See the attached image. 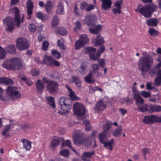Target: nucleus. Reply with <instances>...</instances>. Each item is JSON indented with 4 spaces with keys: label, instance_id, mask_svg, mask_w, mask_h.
Segmentation results:
<instances>
[{
    "label": "nucleus",
    "instance_id": "f257e3e1",
    "mask_svg": "<svg viewBox=\"0 0 161 161\" xmlns=\"http://www.w3.org/2000/svg\"><path fill=\"white\" fill-rule=\"evenodd\" d=\"M143 56L141 57L138 63V67L141 71V74L145 78V75L149 73L152 75H157L154 80V85L157 86L161 85V62H159L155 66L151 68L154 63L153 58L151 55L148 54L146 52L142 53Z\"/></svg>",
    "mask_w": 161,
    "mask_h": 161
},
{
    "label": "nucleus",
    "instance_id": "f03ea898",
    "mask_svg": "<svg viewBox=\"0 0 161 161\" xmlns=\"http://www.w3.org/2000/svg\"><path fill=\"white\" fill-rule=\"evenodd\" d=\"M12 9L14 10V19L12 17L8 16L3 19V23L6 26L5 31L9 33L15 30V25L18 28L20 27V16L19 9L14 6L12 8Z\"/></svg>",
    "mask_w": 161,
    "mask_h": 161
},
{
    "label": "nucleus",
    "instance_id": "7ed1b4c3",
    "mask_svg": "<svg viewBox=\"0 0 161 161\" xmlns=\"http://www.w3.org/2000/svg\"><path fill=\"white\" fill-rule=\"evenodd\" d=\"M2 65L3 68L13 71L19 70L23 67L21 60L17 57H14L6 60Z\"/></svg>",
    "mask_w": 161,
    "mask_h": 161
},
{
    "label": "nucleus",
    "instance_id": "20e7f679",
    "mask_svg": "<svg viewBox=\"0 0 161 161\" xmlns=\"http://www.w3.org/2000/svg\"><path fill=\"white\" fill-rule=\"evenodd\" d=\"M71 101L70 98H65L64 97L59 99L58 103L60 105L62 111H59L58 113L62 115L68 114L72 106Z\"/></svg>",
    "mask_w": 161,
    "mask_h": 161
},
{
    "label": "nucleus",
    "instance_id": "39448f33",
    "mask_svg": "<svg viewBox=\"0 0 161 161\" xmlns=\"http://www.w3.org/2000/svg\"><path fill=\"white\" fill-rule=\"evenodd\" d=\"M157 6L154 4L147 5L141 8H138L135 11L140 12L146 18H149L152 16L153 13L157 11Z\"/></svg>",
    "mask_w": 161,
    "mask_h": 161
},
{
    "label": "nucleus",
    "instance_id": "423d86ee",
    "mask_svg": "<svg viewBox=\"0 0 161 161\" xmlns=\"http://www.w3.org/2000/svg\"><path fill=\"white\" fill-rule=\"evenodd\" d=\"M42 80L45 84H47L46 87L50 94H55L57 93L58 84L57 82L48 80L46 77L42 78Z\"/></svg>",
    "mask_w": 161,
    "mask_h": 161
},
{
    "label": "nucleus",
    "instance_id": "0eeeda50",
    "mask_svg": "<svg viewBox=\"0 0 161 161\" xmlns=\"http://www.w3.org/2000/svg\"><path fill=\"white\" fill-rule=\"evenodd\" d=\"M107 135V133H103V132H102V133H100L98 135L99 142L101 144H104L103 147L106 149L112 150L113 149V145L114 144V140L112 139L110 140L109 142L105 141L104 140Z\"/></svg>",
    "mask_w": 161,
    "mask_h": 161
},
{
    "label": "nucleus",
    "instance_id": "6e6552de",
    "mask_svg": "<svg viewBox=\"0 0 161 161\" xmlns=\"http://www.w3.org/2000/svg\"><path fill=\"white\" fill-rule=\"evenodd\" d=\"M16 44L17 49L21 51H23L29 48L30 42L26 38L22 37L17 39Z\"/></svg>",
    "mask_w": 161,
    "mask_h": 161
},
{
    "label": "nucleus",
    "instance_id": "1a4fd4ad",
    "mask_svg": "<svg viewBox=\"0 0 161 161\" xmlns=\"http://www.w3.org/2000/svg\"><path fill=\"white\" fill-rule=\"evenodd\" d=\"M17 87L9 86L6 89L5 92L8 96L11 98V100H13L14 97L19 98L21 96L20 92L17 91Z\"/></svg>",
    "mask_w": 161,
    "mask_h": 161
},
{
    "label": "nucleus",
    "instance_id": "9d476101",
    "mask_svg": "<svg viewBox=\"0 0 161 161\" xmlns=\"http://www.w3.org/2000/svg\"><path fill=\"white\" fill-rule=\"evenodd\" d=\"M74 114L78 117L83 116L86 114V108L82 104L76 102L73 106Z\"/></svg>",
    "mask_w": 161,
    "mask_h": 161
},
{
    "label": "nucleus",
    "instance_id": "9b49d317",
    "mask_svg": "<svg viewBox=\"0 0 161 161\" xmlns=\"http://www.w3.org/2000/svg\"><path fill=\"white\" fill-rule=\"evenodd\" d=\"M41 64H46L47 65L53 67L54 66L59 67L60 64L59 62L55 60L52 56L45 55L42 61L40 63Z\"/></svg>",
    "mask_w": 161,
    "mask_h": 161
},
{
    "label": "nucleus",
    "instance_id": "f8f14e48",
    "mask_svg": "<svg viewBox=\"0 0 161 161\" xmlns=\"http://www.w3.org/2000/svg\"><path fill=\"white\" fill-rule=\"evenodd\" d=\"M89 141L87 138H85L79 134L75 135L73 136V142L75 144H83L86 146H88L87 144Z\"/></svg>",
    "mask_w": 161,
    "mask_h": 161
},
{
    "label": "nucleus",
    "instance_id": "ddd939ff",
    "mask_svg": "<svg viewBox=\"0 0 161 161\" xmlns=\"http://www.w3.org/2000/svg\"><path fill=\"white\" fill-rule=\"evenodd\" d=\"M97 51L96 48L93 47H85L84 52L85 53L89 54L90 58L93 60H97L98 57L95 55V53Z\"/></svg>",
    "mask_w": 161,
    "mask_h": 161
},
{
    "label": "nucleus",
    "instance_id": "4468645a",
    "mask_svg": "<svg viewBox=\"0 0 161 161\" xmlns=\"http://www.w3.org/2000/svg\"><path fill=\"white\" fill-rule=\"evenodd\" d=\"M102 26L100 24H96L89 26L88 30L90 33L93 35H98L100 34L102 30Z\"/></svg>",
    "mask_w": 161,
    "mask_h": 161
},
{
    "label": "nucleus",
    "instance_id": "2eb2a0df",
    "mask_svg": "<svg viewBox=\"0 0 161 161\" xmlns=\"http://www.w3.org/2000/svg\"><path fill=\"white\" fill-rule=\"evenodd\" d=\"M97 22L96 16L95 14H92L86 16L84 23L90 26L96 23Z\"/></svg>",
    "mask_w": 161,
    "mask_h": 161
},
{
    "label": "nucleus",
    "instance_id": "dca6fc26",
    "mask_svg": "<svg viewBox=\"0 0 161 161\" xmlns=\"http://www.w3.org/2000/svg\"><path fill=\"white\" fill-rule=\"evenodd\" d=\"M107 107L106 104L103 103V99H100L97 102L93 108L96 112L98 113L106 109Z\"/></svg>",
    "mask_w": 161,
    "mask_h": 161
},
{
    "label": "nucleus",
    "instance_id": "f3484780",
    "mask_svg": "<svg viewBox=\"0 0 161 161\" xmlns=\"http://www.w3.org/2000/svg\"><path fill=\"white\" fill-rule=\"evenodd\" d=\"M13 125V124H9L6 125L4 127L3 129L1 131V134L3 136H5L6 138H8L10 136L9 133L11 129V126Z\"/></svg>",
    "mask_w": 161,
    "mask_h": 161
},
{
    "label": "nucleus",
    "instance_id": "a211bd4d",
    "mask_svg": "<svg viewBox=\"0 0 161 161\" xmlns=\"http://www.w3.org/2000/svg\"><path fill=\"white\" fill-rule=\"evenodd\" d=\"M65 87L67 89V91L69 92V96L70 97V99L72 101L79 100L80 97L75 95V92L69 86L68 84H66Z\"/></svg>",
    "mask_w": 161,
    "mask_h": 161
},
{
    "label": "nucleus",
    "instance_id": "6ab92c4d",
    "mask_svg": "<svg viewBox=\"0 0 161 161\" xmlns=\"http://www.w3.org/2000/svg\"><path fill=\"white\" fill-rule=\"evenodd\" d=\"M92 42L95 47L101 46L104 43V41L103 37L101 36L100 34H98L96 38L92 40Z\"/></svg>",
    "mask_w": 161,
    "mask_h": 161
},
{
    "label": "nucleus",
    "instance_id": "aec40b11",
    "mask_svg": "<svg viewBox=\"0 0 161 161\" xmlns=\"http://www.w3.org/2000/svg\"><path fill=\"white\" fill-rule=\"evenodd\" d=\"M36 88L37 92L41 93H42L44 89V83L40 80H38L36 82Z\"/></svg>",
    "mask_w": 161,
    "mask_h": 161
},
{
    "label": "nucleus",
    "instance_id": "412c9836",
    "mask_svg": "<svg viewBox=\"0 0 161 161\" xmlns=\"http://www.w3.org/2000/svg\"><path fill=\"white\" fill-rule=\"evenodd\" d=\"M154 115L145 116L142 120V122L146 124H152L154 123Z\"/></svg>",
    "mask_w": 161,
    "mask_h": 161
},
{
    "label": "nucleus",
    "instance_id": "4be33fe9",
    "mask_svg": "<svg viewBox=\"0 0 161 161\" xmlns=\"http://www.w3.org/2000/svg\"><path fill=\"white\" fill-rule=\"evenodd\" d=\"M101 2L102 10H106L111 7L112 4V1L111 0H102Z\"/></svg>",
    "mask_w": 161,
    "mask_h": 161
},
{
    "label": "nucleus",
    "instance_id": "5701e85b",
    "mask_svg": "<svg viewBox=\"0 0 161 161\" xmlns=\"http://www.w3.org/2000/svg\"><path fill=\"white\" fill-rule=\"evenodd\" d=\"M6 53L11 54H14L16 52V49L14 45H9L4 48Z\"/></svg>",
    "mask_w": 161,
    "mask_h": 161
},
{
    "label": "nucleus",
    "instance_id": "b1692460",
    "mask_svg": "<svg viewBox=\"0 0 161 161\" xmlns=\"http://www.w3.org/2000/svg\"><path fill=\"white\" fill-rule=\"evenodd\" d=\"M14 83L13 80L6 77H0V84H3L5 85H13Z\"/></svg>",
    "mask_w": 161,
    "mask_h": 161
},
{
    "label": "nucleus",
    "instance_id": "393cba45",
    "mask_svg": "<svg viewBox=\"0 0 161 161\" xmlns=\"http://www.w3.org/2000/svg\"><path fill=\"white\" fill-rule=\"evenodd\" d=\"M158 22L157 19L154 18L147 19L146 23L148 26H156Z\"/></svg>",
    "mask_w": 161,
    "mask_h": 161
},
{
    "label": "nucleus",
    "instance_id": "a878e982",
    "mask_svg": "<svg viewBox=\"0 0 161 161\" xmlns=\"http://www.w3.org/2000/svg\"><path fill=\"white\" fill-rule=\"evenodd\" d=\"M21 142L23 144L24 148L27 151H29L31 147V143L32 142L27 140L25 139L21 140Z\"/></svg>",
    "mask_w": 161,
    "mask_h": 161
},
{
    "label": "nucleus",
    "instance_id": "bb28decb",
    "mask_svg": "<svg viewBox=\"0 0 161 161\" xmlns=\"http://www.w3.org/2000/svg\"><path fill=\"white\" fill-rule=\"evenodd\" d=\"M134 98L136 101V104L137 105H142L144 103V99L141 97L138 93H135L134 95Z\"/></svg>",
    "mask_w": 161,
    "mask_h": 161
},
{
    "label": "nucleus",
    "instance_id": "cd10ccee",
    "mask_svg": "<svg viewBox=\"0 0 161 161\" xmlns=\"http://www.w3.org/2000/svg\"><path fill=\"white\" fill-rule=\"evenodd\" d=\"M161 112V106L155 105L151 104L149 107V112L153 113L154 112Z\"/></svg>",
    "mask_w": 161,
    "mask_h": 161
},
{
    "label": "nucleus",
    "instance_id": "c85d7f7f",
    "mask_svg": "<svg viewBox=\"0 0 161 161\" xmlns=\"http://www.w3.org/2000/svg\"><path fill=\"white\" fill-rule=\"evenodd\" d=\"M112 125L111 121L107 120L106 124L103 126V130L102 132L108 135L109 130L111 128Z\"/></svg>",
    "mask_w": 161,
    "mask_h": 161
},
{
    "label": "nucleus",
    "instance_id": "c756f323",
    "mask_svg": "<svg viewBox=\"0 0 161 161\" xmlns=\"http://www.w3.org/2000/svg\"><path fill=\"white\" fill-rule=\"evenodd\" d=\"M95 151L93 150L91 152H84L81 156V159L83 161H86V158H92V156L94 155Z\"/></svg>",
    "mask_w": 161,
    "mask_h": 161
},
{
    "label": "nucleus",
    "instance_id": "7c9ffc66",
    "mask_svg": "<svg viewBox=\"0 0 161 161\" xmlns=\"http://www.w3.org/2000/svg\"><path fill=\"white\" fill-rule=\"evenodd\" d=\"M149 105L148 104H144L142 106H138L137 108V110L139 112L145 113L146 112H149V108H148Z\"/></svg>",
    "mask_w": 161,
    "mask_h": 161
},
{
    "label": "nucleus",
    "instance_id": "2f4dec72",
    "mask_svg": "<svg viewBox=\"0 0 161 161\" xmlns=\"http://www.w3.org/2000/svg\"><path fill=\"white\" fill-rule=\"evenodd\" d=\"M48 103L53 108H54L56 107L55 103V98L52 96H49L46 98Z\"/></svg>",
    "mask_w": 161,
    "mask_h": 161
},
{
    "label": "nucleus",
    "instance_id": "473e14b6",
    "mask_svg": "<svg viewBox=\"0 0 161 161\" xmlns=\"http://www.w3.org/2000/svg\"><path fill=\"white\" fill-rule=\"evenodd\" d=\"M92 72H90L89 74L84 78L85 81L87 83L91 84L94 82L95 80L92 77Z\"/></svg>",
    "mask_w": 161,
    "mask_h": 161
},
{
    "label": "nucleus",
    "instance_id": "72a5a7b5",
    "mask_svg": "<svg viewBox=\"0 0 161 161\" xmlns=\"http://www.w3.org/2000/svg\"><path fill=\"white\" fill-rule=\"evenodd\" d=\"M79 39L85 45L87 44L89 42L88 37L86 34H81L80 35Z\"/></svg>",
    "mask_w": 161,
    "mask_h": 161
},
{
    "label": "nucleus",
    "instance_id": "f704fd0d",
    "mask_svg": "<svg viewBox=\"0 0 161 161\" xmlns=\"http://www.w3.org/2000/svg\"><path fill=\"white\" fill-rule=\"evenodd\" d=\"M58 9L56 10L57 14L60 15L63 14L64 12V8L63 4L59 3L58 5Z\"/></svg>",
    "mask_w": 161,
    "mask_h": 161
},
{
    "label": "nucleus",
    "instance_id": "c9c22d12",
    "mask_svg": "<svg viewBox=\"0 0 161 161\" xmlns=\"http://www.w3.org/2000/svg\"><path fill=\"white\" fill-rule=\"evenodd\" d=\"M148 33L151 36L155 37L158 36L159 32L153 28H150L148 29Z\"/></svg>",
    "mask_w": 161,
    "mask_h": 161
},
{
    "label": "nucleus",
    "instance_id": "e433bc0d",
    "mask_svg": "<svg viewBox=\"0 0 161 161\" xmlns=\"http://www.w3.org/2000/svg\"><path fill=\"white\" fill-rule=\"evenodd\" d=\"M122 130L121 126H119L113 131V136L115 137L119 136L120 135L122 132Z\"/></svg>",
    "mask_w": 161,
    "mask_h": 161
},
{
    "label": "nucleus",
    "instance_id": "4c0bfd02",
    "mask_svg": "<svg viewBox=\"0 0 161 161\" xmlns=\"http://www.w3.org/2000/svg\"><path fill=\"white\" fill-rule=\"evenodd\" d=\"M59 19L57 15L54 16L52 22V25L53 27L56 26L59 24Z\"/></svg>",
    "mask_w": 161,
    "mask_h": 161
},
{
    "label": "nucleus",
    "instance_id": "58836bf2",
    "mask_svg": "<svg viewBox=\"0 0 161 161\" xmlns=\"http://www.w3.org/2000/svg\"><path fill=\"white\" fill-rule=\"evenodd\" d=\"M60 143L59 141L57 139H53L52 140L50 143V145L53 149H54L57 145H58Z\"/></svg>",
    "mask_w": 161,
    "mask_h": 161
},
{
    "label": "nucleus",
    "instance_id": "ea45409f",
    "mask_svg": "<svg viewBox=\"0 0 161 161\" xmlns=\"http://www.w3.org/2000/svg\"><path fill=\"white\" fill-rule=\"evenodd\" d=\"M84 46H85L84 44L79 39L77 40L75 42V49L76 50H79Z\"/></svg>",
    "mask_w": 161,
    "mask_h": 161
},
{
    "label": "nucleus",
    "instance_id": "a19ab883",
    "mask_svg": "<svg viewBox=\"0 0 161 161\" xmlns=\"http://www.w3.org/2000/svg\"><path fill=\"white\" fill-rule=\"evenodd\" d=\"M59 154L60 155L68 158L70 155V152L68 149H64L60 152Z\"/></svg>",
    "mask_w": 161,
    "mask_h": 161
},
{
    "label": "nucleus",
    "instance_id": "79ce46f5",
    "mask_svg": "<svg viewBox=\"0 0 161 161\" xmlns=\"http://www.w3.org/2000/svg\"><path fill=\"white\" fill-rule=\"evenodd\" d=\"M52 55L56 58L59 59L61 57V54L56 49H53L51 52Z\"/></svg>",
    "mask_w": 161,
    "mask_h": 161
},
{
    "label": "nucleus",
    "instance_id": "37998d69",
    "mask_svg": "<svg viewBox=\"0 0 161 161\" xmlns=\"http://www.w3.org/2000/svg\"><path fill=\"white\" fill-rule=\"evenodd\" d=\"M6 52L1 46H0V60L4 59L6 56Z\"/></svg>",
    "mask_w": 161,
    "mask_h": 161
},
{
    "label": "nucleus",
    "instance_id": "c03bdc74",
    "mask_svg": "<svg viewBox=\"0 0 161 161\" xmlns=\"http://www.w3.org/2000/svg\"><path fill=\"white\" fill-rule=\"evenodd\" d=\"M58 33L62 36L66 35L67 34V31L63 27H59L58 29Z\"/></svg>",
    "mask_w": 161,
    "mask_h": 161
},
{
    "label": "nucleus",
    "instance_id": "a18cd8bd",
    "mask_svg": "<svg viewBox=\"0 0 161 161\" xmlns=\"http://www.w3.org/2000/svg\"><path fill=\"white\" fill-rule=\"evenodd\" d=\"M88 3L86 1L81 2L79 4L80 8V10L82 11L85 10L87 6Z\"/></svg>",
    "mask_w": 161,
    "mask_h": 161
},
{
    "label": "nucleus",
    "instance_id": "49530a36",
    "mask_svg": "<svg viewBox=\"0 0 161 161\" xmlns=\"http://www.w3.org/2000/svg\"><path fill=\"white\" fill-rule=\"evenodd\" d=\"M20 79L22 81H25L26 84L29 86H31L33 84V82L30 79L27 78L26 77H22Z\"/></svg>",
    "mask_w": 161,
    "mask_h": 161
},
{
    "label": "nucleus",
    "instance_id": "de8ad7c7",
    "mask_svg": "<svg viewBox=\"0 0 161 161\" xmlns=\"http://www.w3.org/2000/svg\"><path fill=\"white\" fill-rule=\"evenodd\" d=\"M105 49L104 46L102 45L98 48L97 52V57H98V59L99 58V57L100 56L101 54L104 52Z\"/></svg>",
    "mask_w": 161,
    "mask_h": 161
},
{
    "label": "nucleus",
    "instance_id": "09e8293b",
    "mask_svg": "<svg viewBox=\"0 0 161 161\" xmlns=\"http://www.w3.org/2000/svg\"><path fill=\"white\" fill-rule=\"evenodd\" d=\"M86 69V66L85 65H84L82 63L78 69V71L81 74H84L85 73V70Z\"/></svg>",
    "mask_w": 161,
    "mask_h": 161
},
{
    "label": "nucleus",
    "instance_id": "8fccbe9b",
    "mask_svg": "<svg viewBox=\"0 0 161 161\" xmlns=\"http://www.w3.org/2000/svg\"><path fill=\"white\" fill-rule=\"evenodd\" d=\"M92 69L91 72H92V73L93 74L96 73H97L98 70L99 69V65L97 64H94L92 66Z\"/></svg>",
    "mask_w": 161,
    "mask_h": 161
},
{
    "label": "nucleus",
    "instance_id": "3c124183",
    "mask_svg": "<svg viewBox=\"0 0 161 161\" xmlns=\"http://www.w3.org/2000/svg\"><path fill=\"white\" fill-rule=\"evenodd\" d=\"M52 4L50 1H48L46 4V10L47 12H49L52 8Z\"/></svg>",
    "mask_w": 161,
    "mask_h": 161
},
{
    "label": "nucleus",
    "instance_id": "603ef678",
    "mask_svg": "<svg viewBox=\"0 0 161 161\" xmlns=\"http://www.w3.org/2000/svg\"><path fill=\"white\" fill-rule=\"evenodd\" d=\"M76 27L74 28V30L75 31H76V30H80L81 29L82 27L81 24L79 21H77L75 23Z\"/></svg>",
    "mask_w": 161,
    "mask_h": 161
},
{
    "label": "nucleus",
    "instance_id": "864d4df0",
    "mask_svg": "<svg viewBox=\"0 0 161 161\" xmlns=\"http://www.w3.org/2000/svg\"><path fill=\"white\" fill-rule=\"evenodd\" d=\"M30 73L33 76H37L39 74V71L36 69H31Z\"/></svg>",
    "mask_w": 161,
    "mask_h": 161
},
{
    "label": "nucleus",
    "instance_id": "5fc2aeb1",
    "mask_svg": "<svg viewBox=\"0 0 161 161\" xmlns=\"http://www.w3.org/2000/svg\"><path fill=\"white\" fill-rule=\"evenodd\" d=\"M147 89L148 90H152L154 89L155 91H157V89L155 87L152 86V83L151 82H148L147 83Z\"/></svg>",
    "mask_w": 161,
    "mask_h": 161
},
{
    "label": "nucleus",
    "instance_id": "6e6d98bb",
    "mask_svg": "<svg viewBox=\"0 0 161 161\" xmlns=\"http://www.w3.org/2000/svg\"><path fill=\"white\" fill-rule=\"evenodd\" d=\"M28 27L29 31L31 32H35L36 29L35 25L33 23L30 24Z\"/></svg>",
    "mask_w": 161,
    "mask_h": 161
},
{
    "label": "nucleus",
    "instance_id": "4d7b16f0",
    "mask_svg": "<svg viewBox=\"0 0 161 161\" xmlns=\"http://www.w3.org/2000/svg\"><path fill=\"white\" fill-rule=\"evenodd\" d=\"M141 95L145 98L150 97L151 96L150 94L148 92H147L145 91H143L140 92Z\"/></svg>",
    "mask_w": 161,
    "mask_h": 161
},
{
    "label": "nucleus",
    "instance_id": "13d9d810",
    "mask_svg": "<svg viewBox=\"0 0 161 161\" xmlns=\"http://www.w3.org/2000/svg\"><path fill=\"white\" fill-rule=\"evenodd\" d=\"M97 60L100 66L102 68H104L105 64V60L103 58H101L100 59H98Z\"/></svg>",
    "mask_w": 161,
    "mask_h": 161
},
{
    "label": "nucleus",
    "instance_id": "bf43d9fd",
    "mask_svg": "<svg viewBox=\"0 0 161 161\" xmlns=\"http://www.w3.org/2000/svg\"><path fill=\"white\" fill-rule=\"evenodd\" d=\"M27 8H33V4L32 0H28L26 3Z\"/></svg>",
    "mask_w": 161,
    "mask_h": 161
},
{
    "label": "nucleus",
    "instance_id": "052dcab7",
    "mask_svg": "<svg viewBox=\"0 0 161 161\" xmlns=\"http://www.w3.org/2000/svg\"><path fill=\"white\" fill-rule=\"evenodd\" d=\"M94 8V6L92 4H88L86 7V11L87 12H90L91 10H93Z\"/></svg>",
    "mask_w": 161,
    "mask_h": 161
},
{
    "label": "nucleus",
    "instance_id": "680f3d73",
    "mask_svg": "<svg viewBox=\"0 0 161 161\" xmlns=\"http://www.w3.org/2000/svg\"><path fill=\"white\" fill-rule=\"evenodd\" d=\"M150 151L148 148H143L142 149V152L143 156L145 157L147 154L150 153Z\"/></svg>",
    "mask_w": 161,
    "mask_h": 161
},
{
    "label": "nucleus",
    "instance_id": "e2e57ef3",
    "mask_svg": "<svg viewBox=\"0 0 161 161\" xmlns=\"http://www.w3.org/2000/svg\"><path fill=\"white\" fill-rule=\"evenodd\" d=\"M121 8H113L112 9L114 15H116L117 13L120 14L121 13Z\"/></svg>",
    "mask_w": 161,
    "mask_h": 161
},
{
    "label": "nucleus",
    "instance_id": "0e129e2a",
    "mask_svg": "<svg viewBox=\"0 0 161 161\" xmlns=\"http://www.w3.org/2000/svg\"><path fill=\"white\" fill-rule=\"evenodd\" d=\"M49 43L48 42L46 41H44L42 43V48L43 50H46L48 46Z\"/></svg>",
    "mask_w": 161,
    "mask_h": 161
},
{
    "label": "nucleus",
    "instance_id": "69168bd1",
    "mask_svg": "<svg viewBox=\"0 0 161 161\" xmlns=\"http://www.w3.org/2000/svg\"><path fill=\"white\" fill-rule=\"evenodd\" d=\"M58 46L61 49L64 50L65 49V47L64 44L62 42L61 40H58L57 42Z\"/></svg>",
    "mask_w": 161,
    "mask_h": 161
},
{
    "label": "nucleus",
    "instance_id": "338daca9",
    "mask_svg": "<svg viewBox=\"0 0 161 161\" xmlns=\"http://www.w3.org/2000/svg\"><path fill=\"white\" fill-rule=\"evenodd\" d=\"M122 0H118L114 3V5L116 8H121V5L122 4Z\"/></svg>",
    "mask_w": 161,
    "mask_h": 161
},
{
    "label": "nucleus",
    "instance_id": "774afa93",
    "mask_svg": "<svg viewBox=\"0 0 161 161\" xmlns=\"http://www.w3.org/2000/svg\"><path fill=\"white\" fill-rule=\"evenodd\" d=\"M72 82L75 83L80 80L77 76H73L71 78Z\"/></svg>",
    "mask_w": 161,
    "mask_h": 161
}]
</instances>
